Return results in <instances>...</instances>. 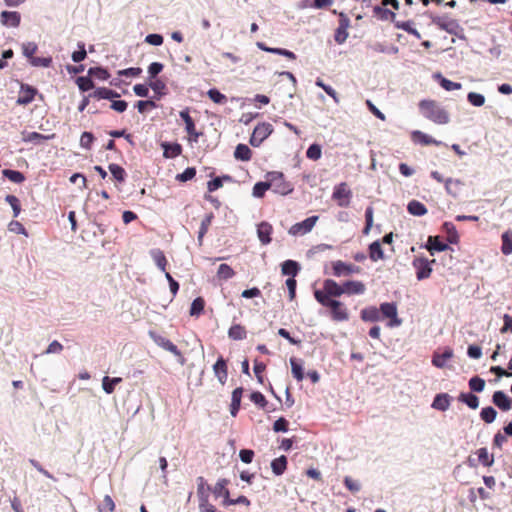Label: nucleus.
<instances>
[{"label":"nucleus","mask_w":512,"mask_h":512,"mask_svg":"<svg viewBox=\"0 0 512 512\" xmlns=\"http://www.w3.org/2000/svg\"><path fill=\"white\" fill-rule=\"evenodd\" d=\"M421 114L438 125L449 123V113L435 100H422L419 103Z\"/></svg>","instance_id":"nucleus-1"},{"label":"nucleus","mask_w":512,"mask_h":512,"mask_svg":"<svg viewBox=\"0 0 512 512\" xmlns=\"http://www.w3.org/2000/svg\"><path fill=\"white\" fill-rule=\"evenodd\" d=\"M343 295L342 284L337 283L333 279H325L323 281L322 289L314 291V297L321 305L329 301H334V298Z\"/></svg>","instance_id":"nucleus-2"},{"label":"nucleus","mask_w":512,"mask_h":512,"mask_svg":"<svg viewBox=\"0 0 512 512\" xmlns=\"http://www.w3.org/2000/svg\"><path fill=\"white\" fill-rule=\"evenodd\" d=\"M228 483H229V481L227 479H219L213 488V494L216 497H223L222 504L224 506H231V505H236V504H243L245 506H249L251 504V502L244 495H240L236 499H231L229 497V490L227 489Z\"/></svg>","instance_id":"nucleus-3"},{"label":"nucleus","mask_w":512,"mask_h":512,"mask_svg":"<svg viewBox=\"0 0 512 512\" xmlns=\"http://www.w3.org/2000/svg\"><path fill=\"white\" fill-rule=\"evenodd\" d=\"M322 306L329 309L333 321L344 322L349 320L350 313L343 302L334 300L324 303Z\"/></svg>","instance_id":"nucleus-4"},{"label":"nucleus","mask_w":512,"mask_h":512,"mask_svg":"<svg viewBox=\"0 0 512 512\" xmlns=\"http://www.w3.org/2000/svg\"><path fill=\"white\" fill-rule=\"evenodd\" d=\"M351 199L352 191L346 182H341L334 187L332 200H334L339 207H349Z\"/></svg>","instance_id":"nucleus-5"},{"label":"nucleus","mask_w":512,"mask_h":512,"mask_svg":"<svg viewBox=\"0 0 512 512\" xmlns=\"http://www.w3.org/2000/svg\"><path fill=\"white\" fill-rule=\"evenodd\" d=\"M272 132L273 127L270 123H260L254 128L249 142L253 147H258Z\"/></svg>","instance_id":"nucleus-6"},{"label":"nucleus","mask_w":512,"mask_h":512,"mask_svg":"<svg viewBox=\"0 0 512 512\" xmlns=\"http://www.w3.org/2000/svg\"><path fill=\"white\" fill-rule=\"evenodd\" d=\"M332 273L336 277L349 276L352 274H359L361 268L357 265L337 260L332 262Z\"/></svg>","instance_id":"nucleus-7"},{"label":"nucleus","mask_w":512,"mask_h":512,"mask_svg":"<svg viewBox=\"0 0 512 512\" xmlns=\"http://www.w3.org/2000/svg\"><path fill=\"white\" fill-rule=\"evenodd\" d=\"M318 219V216H311L301 222L295 223L289 228L288 233L293 236L305 235L314 228Z\"/></svg>","instance_id":"nucleus-8"},{"label":"nucleus","mask_w":512,"mask_h":512,"mask_svg":"<svg viewBox=\"0 0 512 512\" xmlns=\"http://www.w3.org/2000/svg\"><path fill=\"white\" fill-rule=\"evenodd\" d=\"M149 336L150 338L154 341V343L156 345H158L159 347L163 348L164 350L166 351H169L170 353H172L174 356L176 357H179V358H182V353L181 351L178 349V347L173 343L171 342L169 339L165 338L164 336H161L159 334H157L156 332L154 331H150L149 332Z\"/></svg>","instance_id":"nucleus-9"},{"label":"nucleus","mask_w":512,"mask_h":512,"mask_svg":"<svg viewBox=\"0 0 512 512\" xmlns=\"http://www.w3.org/2000/svg\"><path fill=\"white\" fill-rule=\"evenodd\" d=\"M149 336L150 338L154 341V343L156 345H158L159 347L163 348L164 350L166 351H169L170 353H172L174 356L176 357H179V358H182V353L181 351L178 349V347L173 343L171 342L169 339L165 338L164 336H161L159 334H157L156 332L154 331H150L149 332Z\"/></svg>","instance_id":"nucleus-10"},{"label":"nucleus","mask_w":512,"mask_h":512,"mask_svg":"<svg viewBox=\"0 0 512 512\" xmlns=\"http://www.w3.org/2000/svg\"><path fill=\"white\" fill-rule=\"evenodd\" d=\"M380 315L382 314L383 317L388 318L390 321L388 325L390 327L399 326L401 324V319L398 318L397 315V307L394 303L385 302L380 305Z\"/></svg>","instance_id":"nucleus-11"},{"label":"nucleus","mask_w":512,"mask_h":512,"mask_svg":"<svg viewBox=\"0 0 512 512\" xmlns=\"http://www.w3.org/2000/svg\"><path fill=\"white\" fill-rule=\"evenodd\" d=\"M350 19L344 13L339 14V26L335 31L334 39L338 44H343L348 38Z\"/></svg>","instance_id":"nucleus-12"},{"label":"nucleus","mask_w":512,"mask_h":512,"mask_svg":"<svg viewBox=\"0 0 512 512\" xmlns=\"http://www.w3.org/2000/svg\"><path fill=\"white\" fill-rule=\"evenodd\" d=\"M180 117L182 118V120L185 123V129H186V132L188 133L190 139L194 142H197L201 133H199L196 130L194 120L192 119V117L189 114V108H186V109L180 111Z\"/></svg>","instance_id":"nucleus-13"},{"label":"nucleus","mask_w":512,"mask_h":512,"mask_svg":"<svg viewBox=\"0 0 512 512\" xmlns=\"http://www.w3.org/2000/svg\"><path fill=\"white\" fill-rule=\"evenodd\" d=\"M38 93V90L36 88H34L33 86H30L28 84H21L20 86V92H19V97L16 101V103L18 105H28L29 103H31L35 96L37 95Z\"/></svg>","instance_id":"nucleus-14"},{"label":"nucleus","mask_w":512,"mask_h":512,"mask_svg":"<svg viewBox=\"0 0 512 512\" xmlns=\"http://www.w3.org/2000/svg\"><path fill=\"white\" fill-rule=\"evenodd\" d=\"M413 266L416 269V277L418 280L430 277L432 268L430 266V262L426 258L414 259Z\"/></svg>","instance_id":"nucleus-15"},{"label":"nucleus","mask_w":512,"mask_h":512,"mask_svg":"<svg viewBox=\"0 0 512 512\" xmlns=\"http://www.w3.org/2000/svg\"><path fill=\"white\" fill-rule=\"evenodd\" d=\"M343 294L348 296L361 295L366 291V286L362 281L348 280L342 283Z\"/></svg>","instance_id":"nucleus-16"},{"label":"nucleus","mask_w":512,"mask_h":512,"mask_svg":"<svg viewBox=\"0 0 512 512\" xmlns=\"http://www.w3.org/2000/svg\"><path fill=\"white\" fill-rule=\"evenodd\" d=\"M213 372L221 385H225L228 379L227 361L220 356L213 365Z\"/></svg>","instance_id":"nucleus-17"},{"label":"nucleus","mask_w":512,"mask_h":512,"mask_svg":"<svg viewBox=\"0 0 512 512\" xmlns=\"http://www.w3.org/2000/svg\"><path fill=\"white\" fill-rule=\"evenodd\" d=\"M2 25L7 27H18L21 21V15L17 11H3L0 14Z\"/></svg>","instance_id":"nucleus-18"},{"label":"nucleus","mask_w":512,"mask_h":512,"mask_svg":"<svg viewBox=\"0 0 512 512\" xmlns=\"http://www.w3.org/2000/svg\"><path fill=\"white\" fill-rule=\"evenodd\" d=\"M373 15L381 21H390L395 24L396 14L394 11L387 8V6L378 5L373 8Z\"/></svg>","instance_id":"nucleus-19"},{"label":"nucleus","mask_w":512,"mask_h":512,"mask_svg":"<svg viewBox=\"0 0 512 512\" xmlns=\"http://www.w3.org/2000/svg\"><path fill=\"white\" fill-rule=\"evenodd\" d=\"M273 228L272 225L268 222H261L257 227V234L260 242L263 245H267L271 242V234H272Z\"/></svg>","instance_id":"nucleus-20"},{"label":"nucleus","mask_w":512,"mask_h":512,"mask_svg":"<svg viewBox=\"0 0 512 512\" xmlns=\"http://www.w3.org/2000/svg\"><path fill=\"white\" fill-rule=\"evenodd\" d=\"M492 401L499 409L503 411H508L511 409L512 399H510L503 391L494 392Z\"/></svg>","instance_id":"nucleus-21"},{"label":"nucleus","mask_w":512,"mask_h":512,"mask_svg":"<svg viewBox=\"0 0 512 512\" xmlns=\"http://www.w3.org/2000/svg\"><path fill=\"white\" fill-rule=\"evenodd\" d=\"M426 248L433 255L434 252H442L449 249V245L440 240L438 236H429Z\"/></svg>","instance_id":"nucleus-22"},{"label":"nucleus","mask_w":512,"mask_h":512,"mask_svg":"<svg viewBox=\"0 0 512 512\" xmlns=\"http://www.w3.org/2000/svg\"><path fill=\"white\" fill-rule=\"evenodd\" d=\"M257 47L265 52H269V53H273V54H278V55H282L290 60H295L296 59V54L290 50H287V49H284V48H272V47H268L266 46L265 43L263 42H257L256 43Z\"/></svg>","instance_id":"nucleus-23"},{"label":"nucleus","mask_w":512,"mask_h":512,"mask_svg":"<svg viewBox=\"0 0 512 512\" xmlns=\"http://www.w3.org/2000/svg\"><path fill=\"white\" fill-rule=\"evenodd\" d=\"M257 47L265 52H269V53H273V54H278V55H282L290 60H295L296 59V54L290 50H287V49H284V48H272V47H268L266 46L265 43L263 42H257L256 43Z\"/></svg>","instance_id":"nucleus-24"},{"label":"nucleus","mask_w":512,"mask_h":512,"mask_svg":"<svg viewBox=\"0 0 512 512\" xmlns=\"http://www.w3.org/2000/svg\"><path fill=\"white\" fill-rule=\"evenodd\" d=\"M242 394H243L242 387H238V388L234 389L232 392L230 413L233 417H235L237 415V413L240 409Z\"/></svg>","instance_id":"nucleus-25"},{"label":"nucleus","mask_w":512,"mask_h":512,"mask_svg":"<svg viewBox=\"0 0 512 512\" xmlns=\"http://www.w3.org/2000/svg\"><path fill=\"white\" fill-rule=\"evenodd\" d=\"M412 138L414 141L419 142L422 145H435L439 146L442 144L441 141H438L431 136L421 132V131H414L412 134Z\"/></svg>","instance_id":"nucleus-26"},{"label":"nucleus","mask_w":512,"mask_h":512,"mask_svg":"<svg viewBox=\"0 0 512 512\" xmlns=\"http://www.w3.org/2000/svg\"><path fill=\"white\" fill-rule=\"evenodd\" d=\"M23 138L22 140L24 142H32L35 144H42L44 141L49 140L54 137V134L52 135H43L38 132H29V133H22Z\"/></svg>","instance_id":"nucleus-27"},{"label":"nucleus","mask_w":512,"mask_h":512,"mask_svg":"<svg viewBox=\"0 0 512 512\" xmlns=\"http://www.w3.org/2000/svg\"><path fill=\"white\" fill-rule=\"evenodd\" d=\"M450 406V396L446 393L437 394L433 400L432 407L439 411H446Z\"/></svg>","instance_id":"nucleus-28"},{"label":"nucleus","mask_w":512,"mask_h":512,"mask_svg":"<svg viewBox=\"0 0 512 512\" xmlns=\"http://www.w3.org/2000/svg\"><path fill=\"white\" fill-rule=\"evenodd\" d=\"M453 357V351L446 349L443 353H435L432 358V364L435 367L443 368L446 362Z\"/></svg>","instance_id":"nucleus-29"},{"label":"nucleus","mask_w":512,"mask_h":512,"mask_svg":"<svg viewBox=\"0 0 512 512\" xmlns=\"http://www.w3.org/2000/svg\"><path fill=\"white\" fill-rule=\"evenodd\" d=\"M394 25L397 29L404 30L408 34L413 35L415 38L421 39V34L418 32L417 29L414 28V22L412 20H408V21L397 20Z\"/></svg>","instance_id":"nucleus-30"},{"label":"nucleus","mask_w":512,"mask_h":512,"mask_svg":"<svg viewBox=\"0 0 512 512\" xmlns=\"http://www.w3.org/2000/svg\"><path fill=\"white\" fill-rule=\"evenodd\" d=\"M300 270L299 264L294 260H286L281 264V271L283 275L295 277Z\"/></svg>","instance_id":"nucleus-31"},{"label":"nucleus","mask_w":512,"mask_h":512,"mask_svg":"<svg viewBox=\"0 0 512 512\" xmlns=\"http://www.w3.org/2000/svg\"><path fill=\"white\" fill-rule=\"evenodd\" d=\"M361 319L366 322H377L381 319L380 311L376 307H367L361 311Z\"/></svg>","instance_id":"nucleus-32"},{"label":"nucleus","mask_w":512,"mask_h":512,"mask_svg":"<svg viewBox=\"0 0 512 512\" xmlns=\"http://www.w3.org/2000/svg\"><path fill=\"white\" fill-rule=\"evenodd\" d=\"M148 85L156 94L157 99H160L162 96L167 94V86L161 79L149 80Z\"/></svg>","instance_id":"nucleus-33"},{"label":"nucleus","mask_w":512,"mask_h":512,"mask_svg":"<svg viewBox=\"0 0 512 512\" xmlns=\"http://www.w3.org/2000/svg\"><path fill=\"white\" fill-rule=\"evenodd\" d=\"M234 157L240 161H249L252 158V151L246 144H238L234 151Z\"/></svg>","instance_id":"nucleus-34"},{"label":"nucleus","mask_w":512,"mask_h":512,"mask_svg":"<svg viewBox=\"0 0 512 512\" xmlns=\"http://www.w3.org/2000/svg\"><path fill=\"white\" fill-rule=\"evenodd\" d=\"M95 99H113L119 97V94L109 88L101 87L96 89L92 94L89 95Z\"/></svg>","instance_id":"nucleus-35"},{"label":"nucleus","mask_w":512,"mask_h":512,"mask_svg":"<svg viewBox=\"0 0 512 512\" xmlns=\"http://www.w3.org/2000/svg\"><path fill=\"white\" fill-rule=\"evenodd\" d=\"M228 336L232 340H243L247 336V331L243 325L234 324L229 328Z\"/></svg>","instance_id":"nucleus-36"},{"label":"nucleus","mask_w":512,"mask_h":512,"mask_svg":"<svg viewBox=\"0 0 512 512\" xmlns=\"http://www.w3.org/2000/svg\"><path fill=\"white\" fill-rule=\"evenodd\" d=\"M213 218H214L213 213H209L201 221V225H200L199 232H198V243L200 246L203 243V238H204L205 234L208 232L209 227L211 226Z\"/></svg>","instance_id":"nucleus-37"},{"label":"nucleus","mask_w":512,"mask_h":512,"mask_svg":"<svg viewBox=\"0 0 512 512\" xmlns=\"http://www.w3.org/2000/svg\"><path fill=\"white\" fill-rule=\"evenodd\" d=\"M407 210L411 215L423 216L427 213L426 206L418 200H412L407 205Z\"/></svg>","instance_id":"nucleus-38"},{"label":"nucleus","mask_w":512,"mask_h":512,"mask_svg":"<svg viewBox=\"0 0 512 512\" xmlns=\"http://www.w3.org/2000/svg\"><path fill=\"white\" fill-rule=\"evenodd\" d=\"M291 372L293 377L297 381H302L304 379V370L301 363V360H298L295 357L290 358Z\"/></svg>","instance_id":"nucleus-39"},{"label":"nucleus","mask_w":512,"mask_h":512,"mask_svg":"<svg viewBox=\"0 0 512 512\" xmlns=\"http://www.w3.org/2000/svg\"><path fill=\"white\" fill-rule=\"evenodd\" d=\"M271 469L277 476L282 475L287 469V458L282 455L271 462Z\"/></svg>","instance_id":"nucleus-40"},{"label":"nucleus","mask_w":512,"mask_h":512,"mask_svg":"<svg viewBox=\"0 0 512 512\" xmlns=\"http://www.w3.org/2000/svg\"><path fill=\"white\" fill-rule=\"evenodd\" d=\"M151 257L154 260L157 267L161 271L166 272V266H167L168 262H167V259L164 255L163 251H161L160 249H153L151 251Z\"/></svg>","instance_id":"nucleus-41"},{"label":"nucleus","mask_w":512,"mask_h":512,"mask_svg":"<svg viewBox=\"0 0 512 512\" xmlns=\"http://www.w3.org/2000/svg\"><path fill=\"white\" fill-rule=\"evenodd\" d=\"M197 496L198 500L209 498L210 486L206 483L204 477L199 476L197 478Z\"/></svg>","instance_id":"nucleus-42"},{"label":"nucleus","mask_w":512,"mask_h":512,"mask_svg":"<svg viewBox=\"0 0 512 512\" xmlns=\"http://www.w3.org/2000/svg\"><path fill=\"white\" fill-rule=\"evenodd\" d=\"M369 257L372 261H378L384 258V252L379 241H374L369 245Z\"/></svg>","instance_id":"nucleus-43"},{"label":"nucleus","mask_w":512,"mask_h":512,"mask_svg":"<svg viewBox=\"0 0 512 512\" xmlns=\"http://www.w3.org/2000/svg\"><path fill=\"white\" fill-rule=\"evenodd\" d=\"M122 382V378L120 377H114V378H110L108 376H105L103 379H102V387H103V390L107 393V394H112L115 390V386L119 383Z\"/></svg>","instance_id":"nucleus-44"},{"label":"nucleus","mask_w":512,"mask_h":512,"mask_svg":"<svg viewBox=\"0 0 512 512\" xmlns=\"http://www.w3.org/2000/svg\"><path fill=\"white\" fill-rule=\"evenodd\" d=\"M459 401L464 402L471 409H477L479 406L478 397L472 393H461Z\"/></svg>","instance_id":"nucleus-45"},{"label":"nucleus","mask_w":512,"mask_h":512,"mask_svg":"<svg viewBox=\"0 0 512 512\" xmlns=\"http://www.w3.org/2000/svg\"><path fill=\"white\" fill-rule=\"evenodd\" d=\"M2 174L5 178H7L8 180H10L11 182H14V183L20 184L25 181V176L20 171L4 169L2 171Z\"/></svg>","instance_id":"nucleus-46"},{"label":"nucleus","mask_w":512,"mask_h":512,"mask_svg":"<svg viewBox=\"0 0 512 512\" xmlns=\"http://www.w3.org/2000/svg\"><path fill=\"white\" fill-rule=\"evenodd\" d=\"M275 180L271 182H258L253 187V196L261 198L265 195V192L274 185Z\"/></svg>","instance_id":"nucleus-47"},{"label":"nucleus","mask_w":512,"mask_h":512,"mask_svg":"<svg viewBox=\"0 0 512 512\" xmlns=\"http://www.w3.org/2000/svg\"><path fill=\"white\" fill-rule=\"evenodd\" d=\"M502 247L501 251L504 255L512 253V231H506L502 234Z\"/></svg>","instance_id":"nucleus-48"},{"label":"nucleus","mask_w":512,"mask_h":512,"mask_svg":"<svg viewBox=\"0 0 512 512\" xmlns=\"http://www.w3.org/2000/svg\"><path fill=\"white\" fill-rule=\"evenodd\" d=\"M476 454L478 455V460L486 467L492 466L494 463L493 455L488 453L486 448H480L477 450Z\"/></svg>","instance_id":"nucleus-49"},{"label":"nucleus","mask_w":512,"mask_h":512,"mask_svg":"<svg viewBox=\"0 0 512 512\" xmlns=\"http://www.w3.org/2000/svg\"><path fill=\"white\" fill-rule=\"evenodd\" d=\"M205 300L202 297H197L193 300L190 307V315L198 317L204 310Z\"/></svg>","instance_id":"nucleus-50"},{"label":"nucleus","mask_w":512,"mask_h":512,"mask_svg":"<svg viewBox=\"0 0 512 512\" xmlns=\"http://www.w3.org/2000/svg\"><path fill=\"white\" fill-rule=\"evenodd\" d=\"M273 180H275V183L273 186H275V191L281 194H287L291 191V188L289 187V184L283 181V174H279L277 177H275Z\"/></svg>","instance_id":"nucleus-51"},{"label":"nucleus","mask_w":512,"mask_h":512,"mask_svg":"<svg viewBox=\"0 0 512 512\" xmlns=\"http://www.w3.org/2000/svg\"><path fill=\"white\" fill-rule=\"evenodd\" d=\"M461 182L459 180L447 179L445 180V188L448 194L456 197L460 191Z\"/></svg>","instance_id":"nucleus-52"},{"label":"nucleus","mask_w":512,"mask_h":512,"mask_svg":"<svg viewBox=\"0 0 512 512\" xmlns=\"http://www.w3.org/2000/svg\"><path fill=\"white\" fill-rule=\"evenodd\" d=\"M108 168L115 180L118 182H124L126 177V171L124 168L114 163L110 164Z\"/></svg>","instance_id":"nucleus-53"},{"label":"nucleus","mask_w":512,"mask_h":512,"mask_svg":"<svg viewBox=\"0 0 512 512\" xmlns=\"http://www.w3.org/2000/svg\"><path fill=\"white\" fill-rule=\"evenodd\" d=\"M235 275L234 270L227 264H221L217 270V276L221 280L231 279Z\"/></svg>","instance_id":"nucleus-54"},{"label":"nucleus","mask_w":512,"mask_h":512,"mask_svg":"<svg viewBox=\"0 0 512 512\" xmlns=\"http://www.w3.org/2000/svg\"><path fill=\"white\" fill-rule=\"evenodd\" d=\"M115 503L110 495H106L103 498L102 504L98 507L99 512H114L115 511Z\"/></svg>","instance_id":"nucleus-55"},{"label":"nucleus","mask_w":512,"mask_h":512,"mask_svg":"<svg viewBox=\"0 0 512 512\" xmlns=\"http://www.w3.org/2000/svg\"><path fill=\"white\" fill-rule=\"evenodd\" d=\"M480 416L484 422L492 423L497 416V412L493 407L489 406L481 410Z\"/></svg>","instance_id":"nucleus-56"},{"label":"nucleus","mask_w":512,"mask_h":512,"mask_svg":"<svg viewBox=\"0 0 512 512\" xmlns=\"http://www.w3.org/2000/svg\"><path fill=\"white\" fill-rule=\"evenodd\" d=\"M207 95L216 104H224L227 101V97L215 88L208 90Z\"/></svg>","instance_id":"nucleus-57"},{"label":"nucleus","mask_w":512,"mask_h":512,"mask_svg":"<svg viewBox=\"0 0 512 512\" xmlns=\"http://www.w3.org/2000/svg\"><path fill=\"white\" fill-rule=\"evenodd\" d=\"M5 201L10 204L13 210V216L17 217L21 212V204L19 199L14 195H7Z\"/></svg>","instance_id":"nucleus-58"},{"label":"nucleus","mask_w":512,"mask_h":512,"mask_svg":"<svg viewBox=\"0 0 512 512\" xmlns=\"http://www.w3.org/2000/svg\"><path fill=\"white\" fill-rule=\"evenodd\" d=\"M321 155H322L321 146L318 144L310 145L306 151L307 158L314 160V161L320 159Z\"/></svg>","instance_id":"nucleus-59"},{"label":"nucleus","mask_w":512,"mask_h":512,"mask_svg":"<svg viewBox=\"0 0 512 512\" xmlns=\"http://www.w3.org/2000/svg\"><path fill=\"white\" fill-rule=\"evenodd\" d=\"M88 75L96 77L100 80H107L110 77L108 71L101 67H93L88 70Z\"/></svg>","instance_id":"nucleus-60"},{"label":"nucleus","mask_w":512,"mask_h":512,"mask_svg":"<svg viewBox=\"0 0 512 512\" xmlns=\"http://www.w3.org/2000/svg\"><path fill=\"white\" fill-rule=\"evenodd\" d=\"M469 387L474 392H482L485 387V381L478 376L472 377L469 380Z\"/></svg>","instance_id":"nucleus-61"},{"label":"nucleus","mask_w":512,"mask_h":512,"mask_svg":"<svg viewBox=\"0 0 512 512\" xmlns=\"http://www.w3.org/2000/svg\"><path fill=\"white\" fill-rule=\"evenodd\" d=\"M467 99L470 104L476 107H480L485 103V97L482 94L476 92H470L467 95Z\"/></svg>","instance_id":"nucleus-62"},{"label":"nucleus","mask_w":512,"mask_h":512,"mask_svg":"<svg viewBox=\"0 0 512 512\" xmlns=\"http://www.w3.org/2000/svg\"><path fill=\"white\" fill-rule=\"evenodd\" d=\"M164 65L160 62H153L148 67L149 80L156 79V76L162 72Z\"/></svg>","instance_id":"nucleus-63"},{"label":"nucleus","mask_w":512,"mask_h":512,"mask_svg":"<svg viewBox=\"0 0 512 512\" xmlns=\"http://www.w3.org/2000/svg\"><path fill=\"white\" fill-rule=\"evenodd\" d=\"M200 512H220L209 502V498L199 500Z\"/></svg>","instance_id":"nucleus-64"}]
</instances>
